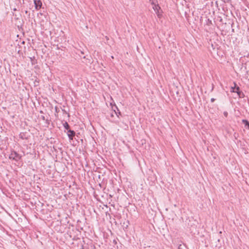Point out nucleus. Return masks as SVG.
Listing matches in <instances>:
<instances>
[{
  "label": "nucleus",
  "instance_id": "obj_1",
  "mask_svg": "<svg viewBox=\"0 0 249 249\" xmlns=\"http://www.w3.org/2000/svg\"><path fill=\"white\" fill-rule=\"evenodd\" d=\"M10 159H12L16 161H18L20 160L21 156L15 151H12L9 157Z\"/></svg>",
  "mask_w": 249,
  "mask_h": 249
},
{
  "label": "nucleus",
  "instance_id": "obj_2",
  "mask_svg": "<svg viewBox=\"0 0 249 249\" xmlns=\"http://www.w3.org/2000/svg\"><path fill=\"white\" fill-rule=\"evenodd\" d=\"M152 8L154 11L155 12V13H156L158 18H160L162 16V14L161 12H160V7L159 6V4L153 6Z\"/></svg>",
  "mask_w": 249,
  "mask_h": 249
},
{
  "label": "nucleus",
  "instance_id": "obj_3",
  "mask_svg": "<svg viewBox=\"0 0 249 249\" xmlns=\"http://www.w3.org/2000/svg\"><path fill=\"white\" fill-rule=\"evenodd\" d=\"M34 4L36 10H38L41 8L42 6V2L40 0H34Z\"/></svg>",
  "mask_w": 249,
  "mask_h": 249
},
{
  "label": "nucleus",
  "instance_id": "obj_4",
  "mask_svg": "<svg viewBox=\"0 0 249 249\" xmlns=\"http://www.w3.org/2000/svg\"><path fill=\"white\" fill-rule=\"evenodd\" d=\"M75 132L73 130L71 129L68 131V136L70 140H72L73 137L75 136Z\"/></svg>",
  "mask_w": 249,
  "mask_h": 249
},
{
  "label": "nucleus",
  "instance_id": "obj_5",
  "mask_svg": "<svg viewBox=\"0 0 249 249\" xmlns=\"http://www.w3.org/2000/svg\"><path fill=\"white\" fill-rule=\"evenodd\" d=\"M232 90H231L233 92H236L239 95H240V91H239V88L238 87H235L234 88H231Z\"/></svg>",
  "mask_w": 249,
  "mask_h": 249
},
{
  "label": "nucleus",
  "instance_id": "obj_6",
  "mask_svg": "<svg viewBox=\"0 0 249 249\" xmlns=\"http://www.w3.org/2000/svg\"><path fill=\"white\" fill-rule=\"evenodd\" d=\"M149 2H150L151 4L152 5V7L158 4V2L157 0H149Z\"/></svg>",
  "mask_w": 249,
  "mask_h": 249
},
{
  "label": "nucleus",
  "instance_id": "obj_7",
  "mask_svg": "<svg viewBox=\"0 0 249 249\" xmlns=\"http://www.w3.org/2000/svg\"><path fill=\"white\" fill-rule=\"evenodd\" d=\"M63 126L65 128V129L67 130L68 131V130H70V129H69L70 126H69L68 123L67 122H65L63 124Z\"/></svg>",
  "mask_w": 249,
  "mask_h": 249
},
{
  "label": "nucleus",
  "instance_id": "obj_8",
  "mask_svg": "<svg viewBox=\"0 0 249 249\" xmlns=\"http://www.w3.org/2000/svg\"><path fill=\"white\" fill-rule=\"evenodd\" d=\"M242 122L245 124V127L247 126L249 128V122L247 120H243Z\"/></svg>",
  "mask_w": 249,
  "mask_h": 249
},
{
  "label": "nucleus",
  "instance_id": "obj_9",
  "mask_svg": "<svg viewBox=\"0 0 249 249\" xmlns=\"http://www.w3.org/2000/svg\"><path fill=\"white\" fill-rule=\"evenodd\" d=\"M86 249H96L95 247L92 244H89L88 245Z\"/></svg>",
  "mask_w": 249,
  "mask_h": 249
},
{
  "label": "nucleus",
  "instance_id": "obj_10",
  "mask_svg": "<svg viewBox=\"0 0 249 249\" xmlns=\"http://www.w3.org/2000/svg\"><path fill=\"white\" fill-rule=\"evenodd\" d=\"M178 249H186V247L184 244H180L178 246Z\"/></svg>",
  "mask_w": 249,
  "mask_h": 249
},
{
  "label": "nucleus",
  "instance_id": "obj_11",
  "mask_svg": "<svg viewBox=\"0 0 249 249\" xmlns=\"http://www.w3.org/2000/svg\"><path fill=\"white\" fill-rule=\"evenodd\" d=\"M228 114V112H227L225 111V112H224V115L225 117H227Z\"/></svg>",
  "mask_w": 249,
  "mask_h": 249
},
{
  "label": "nucleus",
  "instance_id": "obj_12",
  "mask_svg": "<svg viewBox=\"0 0 249 249\" xmlns=\"http://www.w3.org/2000/svg\"><path fill=\"white\" fill-rule=\"evenodd\" d=\"M214 101H215V99H214V98H211V102H212V103H213V102Z\"/></svg>",
  "mask_w": 249,
  "mask_h": 249
},
{
  "label": "nucleus",
  "instance_id": "obj_13",
  "mask_svg": "<svg viewBox=\"0 0 249 249\" xmlns=\"http://www.w3.org/2000/svg\"><path fill=\"white\" fill-rule=\"evenodd\" d=\"M114 112H115V114H116V115L118 117H119V115L116 113V112L115 111H114Z\"/></svg>",
  "mask_w": 249,
  "mask_h": 249
}]
</instances>
